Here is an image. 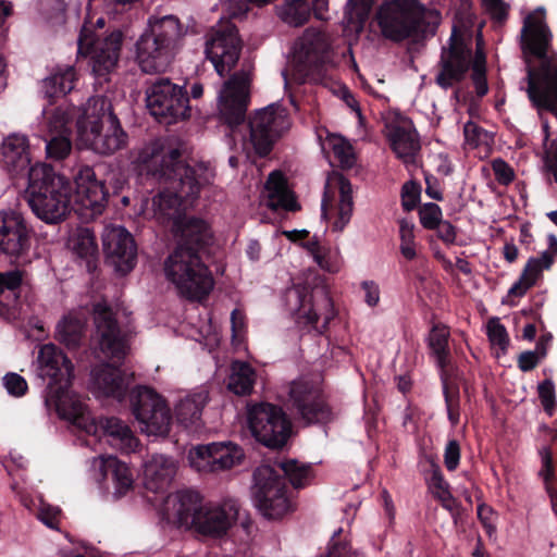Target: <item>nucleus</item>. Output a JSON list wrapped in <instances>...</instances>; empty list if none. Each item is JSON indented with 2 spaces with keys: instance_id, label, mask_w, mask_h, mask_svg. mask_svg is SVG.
I'll use <instances>...</instances> for the list:
<instances>
[{
  "instance_id": "obj_1",
  "label": "nucleus",
  "mask_w": 557,
  "mask_h": 557,
  "mask_svg": "<svg viewBox=\"0 0 557 557\" xmlns=\"http://www.w3.org/2000/svg\"><path fill=\"white\" fill-rule=\"evenodd\" d=\"M26 193L33 212L47 224L64 221L73 209L87 210L92 218L99 215L110 196L104 181L97 177L94 168L79 165L72 183L46 163H36L29 169Z\"/></svg>"
},
{
  "instance_id": "obj_2",
  "label": "nucleus",
  "mask_w": 557,
  "mask_h": 557,
  "mask_svg": "<svg viewBox=\"0 0 557 557\" xmlns=\"http://www.w3.org/2000/svg\"><path fill=\"white\" fill-rule=\"evenodd\" d=\"M138 175L164 185L153 198L158 212L173 222L198 198L202 182L198 170L185 158L183 143L157 138L145 145L136 159Z\"/></svg>"
},
{
  "instance_id": "obj_3",
  "label": "nucleus",
  "mask_w": 557,
  "mask_h": 557,
  "mask_svg": "<svg viewBox=\"0 0 557 557\" xmlns=\"http://www.w3.org/2000/svg\"><path fill=\"white\" fill-rule=\"evenodd\" d=\"M520 48L527 70V94L534 108L557 119V51L544 11L529 14L520 32Z\"/></svg>"
},
{
  "instance_id": "obj_4",
  "label": "nucleus",
  "mask_w": 557,
  "mask_h": 557,
  "mask_svg": "<svg viewBox=\"0 0 557 557\" xmlns=\"http://www.w3.org/2000/svg\"><path fill=\"white\" fill-rule=\"evenodd\" d=\"M278 470L270 465H261L253 471L252 494L259 511L267 519H280L286 515L292 504L286 495V480L296 488L311 484L314 471L311 465L296 459H282L275 462Z\"/></svg>"
},
{
  "instance_id": "obj_5",
  "label": "nucleus",
  "mask_w": 557,
  "mask_h": 557,
  "mask_svg": "<svg viewBox=\"0 0 557 557\" xmlns=\"http://www.w3.org/2000/svg\"><path fill=\"white\" fill-rule=\"evenodd\" d=\"M376 20L384 38L418 44L435 35L441 14L419 0H391L380 7Z\"/></svg>"
},
{
  "instance_id": "obj_6",
  "label": "nucleus",
  "mask_w": 557,
  "mask_h": 557,
  "mask_svg": "<svg viewBox=\"0 0 557 557\" xmlns=\"http://www.w3.org/2000/svg\"><path fill=\"white\" fill-rule=\"evenodd\" d=\"M76 126L79 144L96 153L113 154L127 144L128 136L113 112L111 101L104 97L88 101Z\"/></svg>"
},
{
  "instance_id": "obj_7",
  "label": "nucleus",
  "mask_w": 557,
  "mask_h": 557,
  "mask_svg": "<svg viewBox=\"0 0 557 557\" xmlns=\"http://www.w3.org/2000/svg\"><path fill=\"white\" fill-rule=\"evenodd\" d=\"M38 376L48 380L46 404L52 406L64 419L81 425L84 421V405L69 398V388L74 377L71 359L53 345H45L38 356Z\"/></svg>"
},
{
  "instance_id": "obj_8",
  "label": "nucleus",
  "mask_w": 557,
  "mask_h": 557,
  "mask_svg": "<svg viewBox=\"0 0 557 557\" xmlns=\"http://www.w3.org/2000/svg\"><path fill=\"white\" fill-rule=\"evenodd\" d=\"M186 28L175 15L150 16L148 29L136 42V57L145 73L163 72L183 46Z\"/></svg>"
},
{
  "instance_id": "obj_9",
  "label": "nucleus",
  "mask_w": 557,
  "mask_h": 557,
  "mask_svg": "<svg viewBox=\"0 0 557 557\" xmlns=\"http://www.w3.org/2000/svg\"><path fill=\"white\" fill-rule=\"evenodd\" d=\"M205 258L173 250L164 260L163 271L166 280L188 300L201 301L214 287V278Z\"/></svg>"
},
{
  "instance_id": "obj_10",
  "label": "nucleus",
  "mask_w": 557,
  "mask_h": 557,
  "mask_svg": "<svg viewBox=\"0 0 557 557\" xmlns=\"http://www.w3.org/2000/svg\"><path fill=\"white\" fill-rule=\"evenodd\" d=\"M287 408L294 419L306 426H325L336 420V412L322 385L308 377L290 382Z\"/></svg>"
},
{
  "instance_id": "obj_11",
  "label": "nucleus",
  "mask_w": 557,
  "mask_h": 557,
  "mask_svg": "<svg viewBox=\"0 0 557 557\" xmlns=\"http://www.w3.org/2000/svg\"><path fill=\"white\" fill-rule=\"evenodd\" d=\"M146 102L151 115L166 125L190 116L188 91L170 78H157L146 90Z\"/></svg>"
},
{
  "instance_id": "obj_12",
  "label": "nucleus",
  "mask_w": 557,
  "mask_h": 557,
  "mask_svg": "<svg viewBox=\"0 0 557 557\" xmlns=\"http://www.w3.org/2000/svg\"><path fill=\"white\" fill-rule=\"evenodd\" d=\"M287 304L295 313L296 321L319 333H323L335 317L334 304L325 287L294 288L286 295Z\"/></svg>"
},
{
  "instance_id": "obj_13",
  "label": "nucleus",
  "mask_w": 557,
  "mask_h": 557,
  "mask_svg": "<svg viewBox=\"0 0 557 557\" xmlns=\"http://www.w3.org/2000/svg\"><path fill=\"white\" fill-rule=\"evenodd\" d=\"M294 58L307 78L323 81L326 72L334 66V51L325 33L309 27L295 46Z\"/></svg>"
},
{
  "instance_id": "obj_14",
  "label": "nucleus",
  "mask_w": 557,
  "mask_h": 557,
  "mask_svg": "<svg viewBox=\"0 0 557 557\" xmlns=\"http://www.w3.org/2000/svg\"><path fill=\"white\" fill-rule=\"evenodd\" d=\"M248 425L253 437L269 448H282L292 434V422L286 412L270 403L249 407Z\"/></svg>"
},
{
  "instance_id": "obj_15",
  "label": "nucleus",
  "mask_w": 557,
  "mask_h": 557,
  "mask_svg": "<svg viewBox=\"0 0 557 557\" xmlns=\"http://www.w3.org/2000/svg\"><path fill=\"white\" fill-rule=\"evenodd\" d=\"M129 404L141 431L157 436L170 432L172 414L165 399L147 386H137L129 393Z\"/></svg>"
},
{
  "instance_id": "obj_16",
  "label": "nucleus",
  "mask_w": 557,
  "mask_h": 557,
  "mask_svg": "<svg viewBox=\"0 0 557 557\" xmlns=\"http://www.w3.org/2000/svg\"><path fill=\"white\" fill-rule=\"evenodd\" d=\"M250 143L256 154L264 158L270 154L274 144L288 131L290 120L287 110L272 103L258 110L248 122Z\"/></svg>"
},
{
  "instance_id": "obj_17",
  "label": "nucleus",
  "mask_w": 557,
  "mask_h": 557,
  "mask_svg": "<svg viewBox=\"0 0 557 557\" xmlns=\"http://www.w3.org/2000/svg\"><path fill=\"white\" fill-rule=\"evenodd\" d=\"M124 34L114 29L107 37L95 38L91 30L84 25L77 41V52L90 58L92 73L102 77L111 73L117 65Z\"/></svg>"
},
{
  "instance_id": "obj_18",
  "label": "nucleus",
  "mask_w": 557,
  "mask_h": 557,
  "mask_svg": "<svg viewBox=\"0 0 557 557\" xmlns=\"http://www.w3.org/2000/svg\"><path fill=\"white\" fill-rule=\"evenodd\" d=\"M471 59L472 49L467 46L462 35L454 26L448 45L441 50L435 84L444 90L460 84L470 70Z\"/></svg>"
},
{
  "instance_id": "obj_19",
  "label": "nucleus",
  "mask_w": 557,
  "mask_h": 557,
  "mask_svg": "<svg viewBox=\"0 0 557 557\" xmlns=\"http://www.w3.org/2000/svg\"><path fill=\"white\" fill-rule=\"evenodd\" d=\"M243 40L235 24L226 23L212 28L207 40L205 52L216 73L224 77L234 69L239 60Z\"/></svg>"
},
{
  "instance_id": "obj_20",
  "label": "nucleus",
  "mask_w": 557,
  "mask_h": 557,
  "mask_svg": "<svg viewBox=\"0 0 557 557\" xmlns=\"http://www.w3.org/2000/svg\"><path fill=\"white\" fill-rule=\"evenodd\" d=\"M32 230L25 219L15 211H0V251L10 258V262L23 265L29 262Z\"/></svg>"
},
{
  "instance_id": "obj_21",
  "label": "nucleus",
  "mask_w": 557,
  "mask_h": 557,
  "mask_svg": "<svg viewBox=\"0 0 557 557\" xmlns=\"http://www.w3.org/2000/svg\"><path fill=\"white\" fill-rule=\"evenodd\" d=\"M172 232L176 245L173 250L209 257L214 246V235L210 224L194 215H183L175 219Z\"/></svg>"
},
{
  "instance_id": "obj_22",
  "label": "nucleus",
  "mask_w": 557,
  "mask_h": 557,
  "mask_svg": "<svg viewBox=\"0 0 557 557\" xmlns=\"http://www.w3.org/2000/svg\"><path fill=\"white\" fill-rule=\"evenodd\" d=\"M250 102L248 82L244 76L233 75L219 96L220 122L235 132L246 122L247 110Z\"/></svg>"
},
{
  "instance_id": "obj_23",
  "label": "nucleus",
  "mask_w": 557,
  "mask_h": 557,
  "mask_svg": "<svg viewBox=\"0 0 557 557\" xmlns=\"http://www.w3.org/2000/svg\"><path fill=\"white\" fill-rule=\"evenodd\" d=\"M244 456L242 447L232 442H213L194 447L189 461L197 471L218 472L239 465Z\"/></svg>"
},
{
  "instance_id": "obj_24",
  "label": "nucleus",
  "mask_w": 557,
  "mask_h": 557,
  "mask_svg": "<svg viewBox=\"0 0 557 557\" xmlns=\"http://www.w3.org/2000/svg\"><path fill=\"white\" fill-rule=\"evenodd\" d=\"M103 251L107 261L116 272L125 275L137 262V246L132 234L123 226H107L102 234Z\"/></svg>"
},
{
  "instance_id": "obj_25",
  "label": "nucleus",
  "mask_w": 557,
  "mask_h": 557,
  "mask_svg": "<svg viewBox=\"0 0 557 557\" xmlns=\"http://www.w3.org/2000/svg\"><path fill=\"white\" fill-rule=\"evenodd\" d=\"M95 322L99 334V347L104 357L121 364L126 357L128 344L113 311L109 307H96Z\"/></svg>"
},
{
  "instance_id": "obj_26",
  "label": "nucleus",
  "mask_w": 557,
  "mask_h": 557,
  "mask_svg": "<svg viewBox=\"0 0 557 557\" xmlns=\"http://www.w3.org/2000/svg\"><path fill=\"white\" fill-rule=\"evenodd\" d=\"M237 517L238 506L234 500L223 506L205 505L189 528L201 535L220 537L226 534Z\"/></svg>"
},
{
  "instance_id": "obj_27",
  "label": "nucleus",
  "mask_w": 557,
  "mask_h": 557,
  "mask_svg": "<svg viewBox=\"0 0 557 557\" xmlns=\"http://www.w3.org/2000/svg\"><path fill=\"white\" fill-rule=\"evenodd\" d=\"M547 245V249L540 257H531L527 261L518 281L508 290L509 297H523L543 277V271L552 268L557 257V236L555 234H548Z\"/></svg>"
},
{
  "instance_id": "obj_28",
  "label": "nucleus",
  "mask_w": 557,
  "mask_h": 557,
  "mask_svg": "<svg viewBox=\"0 0 557 557\" xmlns=\"http://www.w3.org/2000/svg\"><path fill=\"white\" fill-rule=\"evenodd\" d=\"M331 185H334V188L337 189L339 196L335 208L336 218L332 224V230L335 232H342L350 222L354 211L352 187L350 181L343 174H338L332 180V182H327L321 203L322 216L324 219L329 218L330 211L333 209L332 201L334 196L330 195Z\"/></svg>"
},
{
  "instance_id": "obj_29",
  "label": "nucleus",
  "mask_w": 557,
  "mask_h": 557,
  "mask_svg": "<svg viewBox=\"0 0 557 557\" xmlns=\"http://www.w3.org/2000/svg\"><path fill=\"white\" fill-rule=\"evenodd\" d=\"M27 136L13 133L3 138L0 147V166L11 176H28L30 165Z\"/></svg>"
},
{
  "instance_id": "obj_30",
  "label": "nucleus",
  "mask_w": 557,
  "mask_h": 557,
  "mask_svg": "<svg viewBox=\"0 0 557 557\" xmlns=\"http://www.w3.org/2000/svg\"><path fill=\"white\" fill-rule=\"evenodd\" d=\"M133 375L126 374L120 367L108 362L101 363L91 370V384L94 391L104 397H112L122 401L128 391Z\"/></svg>"
},
{
  "instance_id": "obj_31",
  "label": "nucleus",
  "mask_w": 557,
  "mask_h": 557,
  "mask_svg": "<svg viewBox=\"0 0 557 557\" xmlns=\"http://www.w3.org/2000/svg\"><path fill=\"white\" fill-rule=\"evenodd\" d=\"M86 432L99 437L108 436L111 442L127 449H132L137 444L131 428L116 417H99L86 428Z\"/></svg>"
},
{
  "instance_id": "obj_32",
  "label": "nucleus",
  "mask_w": 557,
  "mask_h": 557,
  "mask_svg": "<svg viewBox=\"0 0 557 557\" xmlns=\"http://www.w3.org/2000/svg\"><path fill=\"white\" fill-rule=\"evenodd\" d=\"M172 506L173 515L181 525L190 527L196 516L205 506L201 495L193 490H182L166 499V507Z\"/></svg>"
},
{
  "instance_id": "obj_33",
  "label": "nucleus",
  "mask_w": 557,
  "mask_h": 557,
  "mask_svg": "<svg viewBox=\"0 0 557 557\" xmlns=\"http://www.w3.org/2000/svg\"><path fill=\"white\" fill-rule=\"evenodd\" d=\"M175 473L173 459L163 455L153 456L144 470L146 487L154 493L162 492L171 484Z\"/></svg>"
},
{
  "instance_id": "obj_34",
  "label": "nucleus",
  "mask_w": 557,
  "mask_h": 557,
  "mask_svg": "<svg viewBox=\"0 0 557 557\" xmlns=\"http://www.w3.org/2000/svg\"><path fill=\"white\" fill-rule=\"evenodd\" d=\"M265 188L269 191L271 208H281L290 212L300 210V205L297 202L295 194L289 190L287 181L282 172H271L267 180Z\"/></svg>"
},
{
  "instance_id": "obj_35",
  "label": "nucleus",
  "mask_w": 557,
  "mask_h": 557,
  "mask_svg": "<svg viewBox=\"0 0 557 557\" xmlns=\"http://www.w3.org/2000/svg\"><path fill=\"white\" fill-rule=\"evenodd\" d=\"M207 404V395L197 393L181 399L175 406L176 422L189 431H198L202 426V410Z\"/></svg>"
},
{
  "instance_id": "obj_36",
  "label": "nucleus",
  "mask_w": 557,
  "mask_h": 557,
  "mask_svg": "<svg viewBox=\"0 0 557 557\" xmlns=\"http://www.w3.org/2000/svg\"><path fill=\"white\" fill-rule=\"evenodd\" d=\"M391 147L404 163H413L421 149L419 134L414 128L396 126L391 134Z\"/></svg>"
},
{
  "instance_id": "obj_37",
  "label": "nucleus",
  "mask_w": 557,
  "mask_h": 557,
  "mask_svg": "<svg viewBox=\"0 0 557 557\" xmlns=\"http://www.w3.org/2000/svg\"><path fill=\"white\" fill-rule=\"evenodd\" d=\"M77 81L74 66L58 69L53 74L42 81V91L50 102L55 98L65 96L74 89Z\"/></svg>"
},
{
  "instance_id": "obj_38",
  "label": "nucleus",
  "mask_w": 557,
  "mask_h": 557,
  "mask_svg": "<svg viewBox=\"0 0 557 557\" xmlns=\"http://www.w3.org/2000/svg\"><path fill=\"white\" fill-rule=\"evenodd\" d=\"M276 14L292 27L304 26L311 17L310 0H284L276 7Z\"/></svg>"
},
{
  "instance_id": "obj_39",
  "label": "nucleus",
  "mask_w": 557,
  "mask_h": 557,
  "mask_svg": "<svg viewBox=\"0 0 557 557\" xmlns=\"http://www.w3.org/2000/svg\"><path fill=\"white\" fill-rule=\"evenodd\" d=\"M73 251L82 261L89 273L98 269V246L92 233L85 228L74 242Z\"/></svg>"
},
{
  "instance_id": "obj_40",
  "label": "nucleus",
  "mask_w": 557,
  "mask_h": 557,
  "mask_svg": "<svg viewBox=\"0 0 557 557\" xmlns=\"http://www.w3.org/2000/svg\"><path fill=\"white\" fill-rule=\"evenodd\" d=\"M84 331L83 322L72 317L64 318L57 326L59 342L69 349H76L81 346Z\"/></svg>"
},
{
  "instance_id": "obj_41",
  "label": "nucleus",
  "mask_w": 557,
  "mask_h": 557,
  "mask_svg": "<svg viewBox=\"0 0 557 557\" xmlns=\"http://www.w3.org/2000/svg\"><path fill=\"white\" fill-rule=\"evenodd\" d=\"M106 473H110L115 484V494L119 497L126 494V492L133 486L132 473L126 463L119 460L116 457H109L103 462Z\"/></svg>"
},
{
  "instance_id": "obj_42",
  "label": "nucleus",
  "mask_w": 557,
  "mask_h": 557,
  "mask_svg": "<svg viewBox=\"0 0 557 557\" xmlns=\"http://www.w3.org/2000/svg\"><path fill=\"white\" fill-rule=\"evenodd\" d=\"M449 329L441 323L434 324L430 331L428 346L435 361L444 362L445 356L450 355Z\"/></svg>"
},
{
  "instance_id": "obj_43",
  "label": "nucleus",
  "mask_w": 557,
  "mask_h": 557,
  "mask_svg": "<svg viewBox=\"0 0 557 557\" xmlns=\"http://www.w3.org/2000/svg\"><path fill=\"white\" fill-rule=\"evenodd\" d=\"M255 384V371L244 362H240L228 380V389L236 395L245 396L250 394Z\"/></svg>"
},
{
  "instance_id": "obj_44",
  "label": "nucleus",
  "mask_w": 557,
  "mask_h": 557,
  "mask_svg": "<svg viewBox=\"0 0 557 557\" xmlns=\"http://www.w3.org/2000/svg\"><path fill=\"white\" fill-rule=\"evenodd\" d=\"M443 396L447 410V418L451 425L456 426L460 421V388L459 384L445 383L442 384Z\"/></svg>"
},
{
  "instance_id": "obj_45",
  "label": "nucleus",
  "mask_w": 557,
  "mask_h": 557,
  "mask_svg": "<svg viewBox=\"0 0 557 557\" xmlns=\"http://www.w3.org/2000/svg\"><path fill=\"white\" fill-rule=\"evenodd\" d=\"M342 531L339 528L334 532L327 544V552L319 557H364L363 553L352 549L348 541L341 540Z\"/></svg>"
},
{
  "instance_id": "obj_46",
  "label": "nucleus",
  "mask_w": 557,
  "mask_h": 557,
  "mask_svg": "<svg viewBox=\"0 0 557 557\" xmlns=\"http://www.w3.org/2000/svg\"><path fill=\"white\" fill-rule=\"evenodd\" d=\"M431 474L428 479L429 488L431 490L434 498L448 496L450 494L449 484L444 479L441 467L435 462L433 457H430Z\"/></svg>"
},
{
  "instance_id": "obj_47",
  "label": "nucleus",
  "mask_w": 557,
  "mask_h": 557,
  "mask_svg": "<svg viewBox=\"0 0 557 557\" xmlns=\"http://www.w3.org/2000/svg\"><path fill=\"white\" fill-rule=\"evenodd\" d=\"M71 151L72 141L63 135L54 136L46 144L47 158L54 161L64 160Z\"/></svg>"
},
{
  "instance_id": "obj_48",
  "label": "nucleus",
  "mask_w": 557,
  "mask_h": 557,
  "mask_svg": "<svg viewBox=\"0 0 557 557\" xmlns=\"http://www.w3.org/2000/svg\"><path fill=\"white\" fill-rule=\"evenodd\" d=\"M419 220L425 230H434L443 220L441 207L435 202H426L419 208Z\"/></svg>"
},
{
  "instance_id": "obj_49",
  "label": "nucleus",
  "mask_w": 557,
  "mask_h": 557,
  "mask_svg": "<svg viewBox=\"0 0 557 557\" xmlns=\"http://www.w3.org/2000/svg\"><path fill=\"white\" fill-rule=\"evenodd\" d=\"M487 337L492 345H497L503 352H506L509 346V335L504 324L497 318H493L487 323Z\"/></svg>"
},
{
  "instance_id": "obj_50",
  "label": "nucleus",
  "mask_w": 557,
  "mask_h": 557,
  "mask_svg": "<svg viewBox=\"0 0 557 557\" xmlns=\"http://www.w3.org/2000/svg\"><path fill=\"white\" fill-rule=\"evenodd\" d=\"M400 196L404 211L414 210L420 202L421 185L416 181L406 182L401 187Z\"/></svg>"
},
{
  "instance_id": "obj_51",
  "label": "nucleus",
  "mask_w": 557,
  "mask_h": 557,
  "mask_svg": "<svg viewBox=\"0 0 557 557\" xmlns=\"http://www.w3.org/2000/svg\"><path fill=\"white\" fill-rule=\"evenodd\" d=\"M537 394L545 412L553 416L556 408L555 385L552 380L546 379L537 386Z\"/></svg>"
},
{
  "instance_id": "obj_52",
  "label": "nucleus",
  "mask_w": 557,
  "mask_h": 557,
  "mask_svg": "<svg viewBox=\"0 0 557 557\" xmlns=\"http://www.w3.org/2000/svg\"><path fill=\"white\" fill-rule=\"evenodd\" d=\"M23 281V271L11 270L7 272H0V297L5 292H11L14 295V300L17 299L16 290L20 289Z\"/></svg>"
},
{
  "instance_id": "obj_53",
  "label": "nucleus",
  "mask_w": 557,
  "mask_h": 557,
  "mask_svg": "<svg viewBox=\"0 0 557 557\" xmlns=\"http://www.w3.org/2000/svg\"><path fill=\"white\" fill-rule=\"evenodd\" d=\"M3 386L7 392L13 397H22L28 391L26 380L15 372H9L3 376Z\"/></svg>"
},
{
  "instance_id": "obj_54",
  "label": "nucleus",
  "mask_w": 557,
  "mask_h": 557,
  "mask_svg": "<svg viewBox=\"0 0 557 557\" xmlns=\"http://www.w3.org/2000/svg\"><path fill=\"white\" fill-rule=\"evenodd\" d=\"M542 467L539 475L543 479V482L556 481L555 462L553 458V450L550 446H543L539 450Z\"/></svg>"
},
{
  "instance_id": "obj_55",
  "label": "nucleus",
  "mask_w": 557,
  "mask_h": 557,
  "mask_svg": "<svg viewBox=\"0 0 557 557\" xmlns=\"http://www.w3.org/2000/svg\"><path fill=\"white\" fill-rule=\"evenodd\" d=\"M543 162L545 173L557 183V137L554 138L545 149Z\"/></svg>"
},
{
  "instance_id": "obj_56",
  "label": "nucleus",
  "mask_w": 557,
  "mask_h": 557,
  "mask_svg": "<svg viewBox=\"0 0 557 557\" xmlns=\"http://www.w3.org/2000/svg\"><path fill=\"white\" fill-rule=\"evenodd\" d=\"M492 170L494 172L495 180L500 185L508 186L515 180V172L512 168L500 158L493 160Z\"/></svg>"
},
{
  "instance_id": "obj_57",
  "label": "nucleus",
  "mask_w": 557,
  "mask_h": 557,
  "mask_svg": "<svg viewBox=\"0 0 557 557\" xmlns=\"http://www.w3.org/2000/svg\"><path fill=\"white\" fill-rule=\"evenodd\" d=\"M440 372L441 383H456L459 380V370L451 361V355L445 356L443 363L435 361Z\"/></svg>"
},
{
  "instance_id": "obj_58",
  "label": "nucleus",
  "mask_w": 557,
  "mask_h": 557,
  "mask_svg": "<svg viewBox=\"0 0 557 557\" xmlns=\"http://www.w3.org/2000/svg\"><path fill=\"white\" fill-rule=\"evenodd\" d=\"M460 461V445L456 440H450L446 444L444 453V463L448 471H455Z\"/></svg>"
},
{
  "instance_id": "obj_59",
  "label": "nucleus",
  "mask_w": 557,
  "mask_h": 557,
  "mask_svg": "<svg viewBox=\"0 0 557 557\" xmlns=\"http://www.w3.org/2000/svg\"><path fill=\"white\" fill-rule=\"evenodd\" d=\"M335 157L344 164L350 165L354 160L351 145L343 138H335L332 144Z\"/></svg>"
},
{
  "instance_id": "obj_60",
  "label": "nucleus",
  "mask_w": 557,
  "mask_h": 557,
  "mask_svg": "<svg viewBox=\"0 0 557 557\" xmlns=\"http://www.w3.org/2000/svg\"><path fill=\"white\" fill-rule=\"evenodd\" d=\"M436 236L445 245L450 246L456 243L457 227L447 220H442L438 226L434 227Z\"/></svg>"
},
{
  "instance_id": "obj_61",
  "label": "nucleus",
  "mask_w": 557,
  "mask_h": 557,
  "mask_svg": "<svg viewBox=\"0 0 557 557\" xmlns=\"http://www.w3.org/2000/svg\"><path fill=\"white\" fill-rule=\"evenodd\" d=\"M541 360H543V358L540 357V355L536 351L525 350L518 356L517 363L518 368L522 372H530L537 367Z\"/></svg>"
},
{
  "instance_id": "obj_62",
  "label": "nucleus",
  "mask_w": 557,
  "mask_h": 557,
  "mask_svg": "<svg viewBox=\"0 0 557 557\" xmlns=\"http://www.w3.org/2000/svg\"><path fill=\"white\" fill-rule=\"evenodd\" d=\"M483 3L494 20L503 22L507 18L508 7L503 0H483Z\"/></svg>"
},
{
  "instance_id": "obj_63",
  "label": "nucleus",
  "mask_w": 557,
  "mask_h": 557,
  "mask_svg": "<svg viewBox=\"0 0 557 557\" xmlns=\"http://www.w3.org/2000/svg\"><path fill=\"white\" fill-rule=\"evenodd\" d=\"M471 79L478 97H484L488 91L486 72H472Z\"/></svg>"
},
{
  "instance_id": "obj_64",
  "label": "nucleus",
  "mask_w": 557,
  "mask_h": 557,
  "mask_svg": "<svg viewBox=\"0 0 557 557\" xmlns=\"http://www.w3.org/2000/svg\"><path fill=\"white\" fill-rule=\"evenodd\" d=\"M424 181L426 185L425 194L434 200L442 201L443 194L438 189V180L434 175L428 174L425 175Z\"/></svg>"
}]
</instances>
